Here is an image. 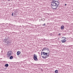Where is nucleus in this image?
Segmentation results:
<instances>
[{"label": "nucleus", "instance_id": "obj_1", "mask_svg": "<svg viewBox=\"0 0 73 73\" xmlns=\"http://www.w3.org/2000/svg\"><path fill=\"white\" fill-rule=\"evenodd\" d=\"M51 1H52V2H51V8H52L53 9H57V8L59 7L58 5L60 4V3L57 1L52 0Z\"/></svg>", "mask_w": 73, "mask_h": 73}, {"label": "nucleus", "instance_id": "obj_2", "mask_svg": "<svg viewBox=\"0 0 73 73\" xmlns=\"http://www.w3.org/2000/svg\"><path fill=\"white\" fill-rule=\"evenodd\" d=\"M5 42L7 44V45H10L11 44V41L9 39V37H7L4 40Z\"/></svg>", "mask_w": 73, "mask_h": 73}, {"label": "nucleus", "instance_id": "obj_3", "mask_svg": "<svg viewBox=\"0 0 73 73\" xmlns=\"http://www.w3.org/2000/svg\"><path fill=\"white\" fill-rule=\"evenodd\" d=\"M33 58L35 61H38V59H37V55L34 54L33 55Z\"/></svg>", "mask_w": 73, "mask_h": 73}, {"label": "nucleus", "instance_id": "obj_4", "mask_svg": "<svg viewBox=\"0 0 73 73\" xmlns=\"http://www.w3.org/2000/svg\"><path fill=\"white\" fill-rule=\"evenodd\" d=\"M62 39L61 42L62 43H64L66 42V38L64 37H62Z\"/></svg>", "mask_w": 73, "mask_h": 73}, {"label": "nucleus", "instance_id": "obj_5", "mask_svg": "<svg viewBox=\"0 0 73 73\" xmlns=\"http://www.w3.org/2000/svg\"><path fill=\"white\" fill-rule=\"evenodd\" d=\"M7 53V57H10L11 56V51H8Z\"/></svg>", "mask_w": 73, "mask_h": 73}, {"label": "nucleus", "instance_id": "obj_6", "mask_svg": "<svg viewBox=\"0 0 73 73\" xmlns=\"http://www.w3.org/2000/svg\"><path fill=\"white\" fill-rule=\"evenodd\" d=\"M49 55H50L49 54H47V55H46L45 56H42V57L43 58L45 59V58H46L48 57H49Z\"/></svg>", "mask_w": 73, "mask_h": 73}, {"label": "nucleus", "instance_id": "obj_7", "mask_svg": "<svg viewBox=\"0 0 73 73\" xmlns=\"http://www.w3.org/2000/svg\"><path fill=\"white\" fill-rule=\"evenodd\" d=\"M18 12H17V11H15V13L14 14V16H16V15L17 14Z\"/></svg>", "mask_w": 73, "mask_h": 73}, {"label": "nucleus", "instance_id": "obj_8", "mask_svg": "<svg viewBox=\"0 0 73 73\" xmlns=\"http://www.w3.org/2000/svg\"><path fill=\"white\" fill-rule=\"evenodd\" d=\"M45 48H46V50H47V52H48V53H49V52H50V51H49V49L47 47H45Z\"/></svg>", "mask_w": 73, "mask_h": 73}, {"label": "nucleus", "instance_id": "obj_9", "mask_svg": "<svg viewBox=\"0 0 73 73\" xmlns=\"http://www.w3.org/2000/svg\"><path fill=\"white\" fill-rule=\"evenodd\" d=\"M43 55L44 56H46L47 55V54H48V53H46V52H43Z\"/></svg>", "mask_w": 73, "mask_h": 73}, {"label": "nucleus", "instance_id": "obj_10", "mask_svg": "<svg viewBox=\"0 0 73 73\" xmlns=\"http://www.w3.org/2000/svg\"><path fill=\"white\" fill-rule=\"evenodd\" d=\"M21 53V52L20 51H18L17 52V56H19L20 55V54Z\"/></svg>", "mask_w": 73, "mask_h": 73}, {"label": "nucleus", "instance_id": "obj_11", "mask_svg": "<svg viewBox=\"0 0 73 73\" xmlns=\"http://www.w3.org/2000/svg\"><path fill=\"white\" fill-rule=\"evenodd\" d=\"M61 29L62 30V29H64V26L62 25L61 27Z\"/></svg>", "mask_w": 73, "mask_h": 73}, {"label": "nucleus", "instance_id": "obj_12", "mask_svg": "<svg viewBox=\"0 0 73 73\" xmlns=\"http://www.w3.org/2000/svg\"><path fill=\"white\" fill-rule=\"evenodd\" d=\"M9 66V65L8 64H7L5 65V67H8V66Z\"/></svg>", "mask_w": 73, "mask_h": 73}, {"label": "nucleus", "instance_id": "obj_13", "mask_svg": "<svg viewBox=\"0 0 73 73\" xmlns=\"http://www.w3.org/2000/svg\"><path fill=\"white\" fill-rule=\"evenodd\" d=\"M13 58V56H11L9 58V59H10V60H12V58Z\"/></svg>", "mask_w": 73, "mask_h": 73}, {"label": "nucleus", "instance_id": "obj_14", "mask_svg": "<svg viewBox=\"0 0 73 73\" xmlns=\"http://www.w3.org/2000/svg\"><path fill=\"white\" fill-rule=\"evenodd\" d=\"M46 50V48H45V47H44V48H43L42 50V51H44V50Z\"/></svg>", "mask_w": 73, "mask_h": 73}, {"label": "nucleus", "instance_id": "obj_15", "mask_svg": "<svg viewBox=\"0 0 73 73\" xmlns=\"http://www.w3.org/2000/svg\"><path fill=\"white\" fill-rule=\"evenodd\" d=\"M58 71L57 70H56L55 71V73H58Z\"/></svg>", "mask_w": 73, "mask_h": 73}, {"label": "nucleus", "instance_id": "obj_16", "mask_svg": "<svg viewBox=\"0 0 73 73\" xmlns=\"http://www.w3.org/2000/svg\"><path fill=\"white\" fill-rule=\"evenodd\" d=\"M41 20H42V21H44V20H45V19L43 18L42 19H41Z\"/></svg>", "mask_w": 73, "mask_h": 73}, {"label": "nucleus", "instance_id": "obj_17", "mask_svg": "<svg viewBox=\"0 0 73 73\" xmlns=\"http://www.w3.org/2000/svg\"><path fill=\"white\" fill-rule=\"evenodd\" d=\"M42 26H45V23H44V24H43L42 25Z\"/></svg>", "mask_w": 73, "mask_h": 73}, {"label": "nucleus", "instance_id": "obj_18", "mask_svg": "<svg viewBox=\"0 0 73 73\" xmlns=\"http://www.w3.org/2000/svg\"><path fill=\"white\" fill-rule=\"evenodd\" d=\"M42 54H43V52H41V55H42Z\"/></svg>", "mask_w": 73, "mask_h": 73}, {"label": "nucleus", "instance_id": "obj_19", "mask_svg": "<svg viewBox=\"0 0 73 73\" xmlns=\"http://www.w3.org/2000/svg\"><path fill=\"white\" fill-rule=\"evenodd\" d=\"M12 16H13V13L12 14Z\"/></svg>", "mask_w": 73, "mask_h": 73}, {"label": "nucleus", "instance_id": "obj_20", "mask_svg": "<svg viewBox=\"0 0 73 73\" xmlns=\"http://www.w3.org/2000/svg\"><path fill=\"white\" fill-rule=\"evenodd\" d=\"M58 36H60V35H61V34L59 33V34H58Z\"/></svg>", "mask_w": 73, "mask_h": 73}, {"label": "nucleus", "instance_id": "obj_21", "mask_svg": "<svg viewBox=\"0 0 73 73\" xmlns=\"http://www.w3.org/2000/svg\"><path fill=\"white\" fill-rule=\"evenodd\" d=\"M65 6H66V4H65Z\"/></svg>", "mask_w": 73, "mask_h": 73}, {"label": "nucleus", "instance_id": "obj_22", "mask_svg": "<svg viewBox=\"0 0 73 73\" xmlns=\"http://www.w3.org/2000/svg\"><path fill=\"white\" fill-rule=\"evenodd\" d=\"M8 1H10V0H7Z\"/></svg>", "mask_w": 73, "mask_h": 73}]
</instances>
